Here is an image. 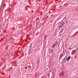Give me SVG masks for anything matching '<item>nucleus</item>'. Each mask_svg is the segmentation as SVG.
Segmentation results:
<instances>
[{"instance_id": "obj_9", "label": "nucleus", "mask_w": 78, "mask_h": 78, "mask_svg": "<svg viewBox=\"0 0 78 78\" xmlns=\"http://www.w3.org/2000/svg\"><path fill=\"white\" fill-rule=\"evenodd\" d=\"M25 69H27V67H25Z\"/></svg>"}, {"instance_id": "obj_12", "label": "nucleus", "mask_w": 78, "mask_h": 78, "mask_svg": "<svg viewBox=\"0 0 78 78\" xmlns=\"http://www.w3.org/2000/svg\"><path fill=\"white\" fill-rule=\"evenodd\" d=\"M74 1L75 0H74Z\"/></svg>"}, {"instance_id": "obj_11", "label": "nucleus", "mask_w": 78, "mask_h": 78, "mask_svg": "<svg viewBox=\"0 0 78 78\" xmlns=\"http://www.w3.org/2000/svg\"><path fill=\"white\" fill-rule=\"evenodd\" d=\"M63 70V71H64V70H64V69Z\"/></svg>"}, {"instance_id": "obj_2", "label": "nucleus", "mask_w": 78, "mask_h": 78, "mask_svg": "<svg viewBox=\"0 0 78 78\" xmlns=\"http://www.w3.org/2000/svg\"><path fill=\"white\" fill-rule=\"evenodd\" d=\"M70 58H71V57H70V56H69L66 58V61L67 62L69 61V60H70Z\"/></svg>"}, {"instance_id": "obj_6", "label": "nucleus", "mask_w": 78, "mask_h": 78, "mask_svg": "<svg viewBox=\"0 0 78 78\" xmlns=\"http://www.w3.org/2000/svg\"><path fill=\"white\" fill-rule=\"evenodd\" d=\"M50 51H51V52H53V51L52 49H51L50 50Z\"/></svg>"}, {"instance_id": "obj_5", "label": "nucleus", "mask_w": 78, "mask_h": 78, "mask_svg": "<svg viewBox=\"0 0 78 78\" xmlns=\"http://www.w3.org/2000/svg\"><path fill=\"white\" fill-rule=\"evenodd\" d=\"M63 62H62V63H63L64 62H66V59H64L63 60Z\"/></svg>"}, {"instance_id": "obj_1", "label": "nucleus", "mask_w": 78, "mask_h": 78, "mask_svg": "<svg viewBox=\"0 0 78 78\" xmlns=\"http://www.w3.org/2000/svg\"><path fill=\"white\" fill-rule=\"evenodd\" d=\"M64 26V23H61L60 25L59 26V28H62V27Z\"/></svg>"}, {"instance_id": "obj_3", "label": "nucleus", "mask_w": 78, "mask_h": 78, "mask_svg": "<svg viewBox=\"0 0 78 78\" xmlns=\"http://www.w3.org/2000/svg\"><path fill=\"white\" fill-rule=\"evenodd\" d=\"M75 53H76V50H74L72 51V54L73 55H74Z\"/></svg>"}, {"instance_id": "obj_10", "label": "nucleus", "mask_w": 78, "mask_h": 78, "mask_svg": "<svg viewBox=\"0 0 78 78\" xmlns=\"http://www.w3.org/2000/svg\"><path fill=\"white\" fill-rule=\"evenodd\" d=\"M74 35H75V34H74L72 36H73H73H74Z\"/></svg>"}, {"instance_id": "obj_8", "label": "nucleus", "mask_w": 78, "mask_h": 78, "mask_svg": "<svg viewBox=\"0 0 78 78\" xmlns=\"http://www.w3.org/2000/svg\"><path fill=\"white\" fill-rule=\"evenodd\" d=\"M8 48V46H7V47L6 48Z\"/></svg>"}, {"instance_id": "obj_4", "label": "nucleus", "mask_w": 78, "mask_h": 78, "mask_svg": "<svg viewBox=\"0 0 78 78\" xmlns=\"http://www.w3.org/2000/svg\"><path fill=\"white\" fill-rule=\"evenodd\" d=\"M56 45L57 44H53L52 45V48H55V46H56Z\"/></svg>"}, {"instance_id": "obj_7", "label": "nucleus", "mask_w": 78, "mask_h": 78, "mask_svg": "<svg viewBox=\"0 0 78 78\" xmlns=\"http://www.w3.org/2000/svg\"><path fill=\"white\" fill-rule=\"evenodd\" d=\"M58 42L57 41L55 42V44H58Z\"/></svg>"}]
</instances>
